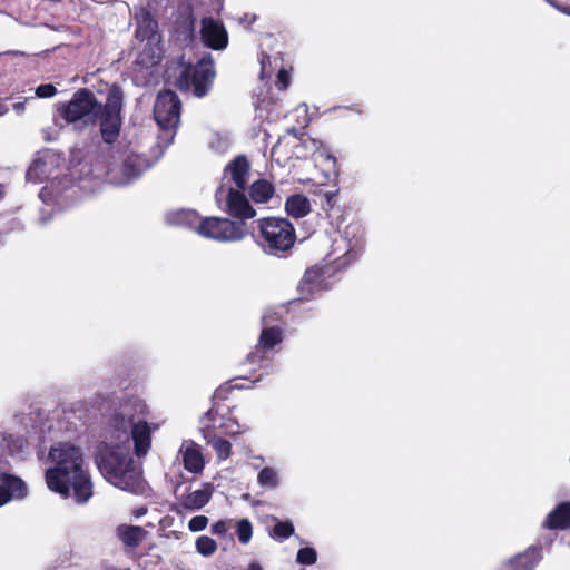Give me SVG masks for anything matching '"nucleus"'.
Returning <instances> with one entry per match:
<instances>
[{"instance_id":"34","label":"nucleus","mask_w":570,"mask_h":570,"mask_svg":"<svg viewBox=\"0 0 570 570\" xmlns=\"http://www.w3.org/2000/svg\"><path fill=\"white\" fill-rule=\"evenodd\" d=\"M208 524V518L206 515H195L188 522V529L191 532H199L206 529Z\"/></svg>"},{"instance_id":"13","label":"nucleus","mask_w":570,"mask_h":570,"mask_svg":"<svg viewBox=\"0 0 570 570\" xmlns=\"http://www.w3.org/2000/svg\"><path fill=\"white\" fill-rule=\"evenodd\" d=\"M214 78L215 70L213 61L210 59H202L198 61L190 76L194 95L198 98L206 96L212 88Z\"/></svg>"},{"instance_id":"41","label":"nucleus","mask_w":570,"mask_h":570,"mask_svg":"<svg viewBox=\"0 0 570 570\" xmlns=\"http://www.w3.org/2000/svg\"><path fill=\"white\" fill-rule=\"evenodd\" d=\"M247 570H263V568L258 562L253 561L248 564Z\"/></svg>"},{"instance_id":"39","label":"nucleus","mask_w":570,"mask_h":570,"mask_svg":"<svg viewBox=\"0 0 570 570\" xmlns=\"http://www.w3.org/2000/svg\"><path fill=\"white\" fill-rule=\"evenodd\" d=\"M275 85H276L278 90H284V89H286L288 87V85H289V75H288V72L285 69H281L277 72V79H276Z\"/></svg>"},{"instance_id":"6","label":"nucleus","mask_w":570,"mask_h":570,"mask_svg":"<svg viewBox=\"0 0 570 570\" xmlns=\"http://www.w3.org/2000/svg\"><path fill=\"white\" fill-rule=\"evenodd\" d=\"M333 268L328 265H313L308 267L297 285V299L308 302L315 298V295L328 291L334 281Z\"/></svg>"},{"instance_id":"8","label":"nucleus","mask_w":570,"mask_h":570,"mask_svg":"<svg viewBox=\"0 0 570 570\" xmlns=\"http://www.w3.org/2000/svg\"><path fill=\"white\" fill-rule=\"evenodd\" d=\"M181 101L171 89L158 92L154 105V118L163 130H175L179 124Z\"/></svg>"},{"instance_id":"4","label":"nucleus","mask_w":570,"mask_h":570,"mask_svg":"<svg viewBox=\"0 0 570 570\" xmlns=\"http://www.w3.org/2000/svg\"><path fill=\"white\" fill-rule=\"evenodd\" d=\"M122 107L124 91L118 83H114L107 91L106 102L100 104L90 122L98 126L101 139L107 145H114L120 136Z\"/></svg>"},{"instance_id":"36","label":"nucleus","mask_w":570,"mask_h":570,"mask_svg":"<svg viewBox=\"0 0 570 570\" xmlns=\"http://www.w3.org/2000/svg\"><path fill=\"white\" fill-rule=\"evenodd\" d=\"M57 92V89L51 83H42L37 87L36 95L40 98H50L55 96Z\"/></svg>"},{"instance_id":"28","label":"nucleus","mask_w":570,"mask_h":570,"mask_svg":"<svg viewBox=\"0 0 570 570\" xmlns=\"http://www.w3.org/2000/svg\"><path fill=\"white\" fill-rule=\"evenodd\" d=\"M295 528L291 521L277 520L269 535L278 541H284L294 534Z\"/></svg>"},{"instance_id":"7","label":"nucleus","mask_w":570,"mask_h":570,"mask_svg":"<svg viewBox=\"0 0 570 570\" xmlns=\"http://www.w3.org/2000/svg\"><path fill=\"white\" fill-rule=\"evenodd\" d=\"M100 104L90 89L81 88L62 107L61 116L69 124H76L83 119L85 124H90Z\"/></svg>"},{"instance_id":"15","label":"nucleus","mask_w":570,"mask_h":570,"mask_svg":"<svg viewBox=\"0 0 570 570\" xmlns=\"http://www.w3.org/2000/svg\"><path fill=\"white\" fill-rule=\"evenodd\" d=\"M136 31L135 37L140 42L146 41L148 45H155L160 41V35L158 33V21L147 9H140L136 13Z\"/></svg>"},{"instance_id":"22","label":"nucleus","mask_w":570,"mask_h":570,"mask_svg":"<svg viewBox=\"0 0 570 570\" xmlns=\"http://www.w3.org/2000/svg\"><path fill=\"white\" fill-rule=\"evenodd\" d=\"M148 532L140 525L120 524L117 535L125 547L135 549L146 539Z\"/></svg>"},{"instance_id":"30","label":"nucleus","mask_w":570,"mask_h":570,"mask_svg":"<svg viewBox=\"0 0 570 570\" xmlns=\"http://www.w3.org/2000/svg\"><path fill=\"white\" fill-rule=\"evenodd\" d=\"M195 547L196 551L204 557L213 556L217 551V542L208 535L198 537Z\"/></svg>"},{"instance_id":"33","label":"nucleus","mask_w":570,"mask_h":570,"mask_svg":"<svg viewBox=\"0 0 570 570\" xmlns=\"http://www.w3.org/2000/svg\"><path fill=\"white\" fill-rule=\"evenodd\" d=\"M317 560V553L314 548H301L296 556V561L301 564L312 566Z\"/></svg>"},{"instance_id":"11","label":"nucleus","mask_w":570,"mask_h":570,"mask_svg":"<svg viewBox=\"0 0 570 570\" xmlns=\"http://www.w3.org/2000/svg\"><path fill=\"white\" fill-rule=\"evenodd\" d=\"M148 167V160L137 154L127 155L120 166V176L114 174L115 169H108V176L114 180L115 184L126 185L138 178Z\"/></svg>"},{"instance_id":"29","label":"nucleus","mask_w":570,"mask_h":570,"mask_svg":"<svg viewBox=\"0 0 570 570\" xmlns=\"http://www.w3.org/2000/svg\"><path fill=\"white\" fill-rule=\"evenodd\" d=\"M257 482L263 488L275 489L278 485V476L273 468H263L257 475Z\"/></svg>"},{"instance_id":"26","label":"nucleus","mask_w":570,"mask_h":570,"mask_svg":"<svg viewBox=\"0 0 570 570\" xmlns=\"http://www.w3.org/2000/svg\"><path fill=\"white\" fill-rule=\"evenodd\" d=\"M47 178V164L42 159H35L26 173L27 181L39 184Z\"/></svg>"},{"instance_id":"21","label":"nucleus","mask_w":570,"mask_h":570,"mask_svg":"<svg viewBox=\"0 0 570 570\" xmlns=\"http://www.w3.org/2000/svg\"><path fill=\"white\" fill-rule=\"evenodd\" d=\"M543 527L551 530L570 529V502L559 503L547 515Z\"/></svg>"},{"instance_id":"24","label":"nucleus","mask_w":570,"mask_h":570,"mask_svg":"<svg viewBox=\"0 0 570 570\" xmlns=\"http://www.w3.org/2000/svg\"><path fill=\"white\" fill-rule=\"evenodd\" d=\"M183 464L191 473H200L204 470V456L197 444L191 443L183 451Z\"/></svg>"},{"instance_id":"37","label":"nucleus","mask_w":570,"mask_h":570,"mask_svg":"<svg viewBox=\"0 0 570 570\" xmlns=\"http://www.w3.org/2000/svg\"><path fill=\"white\" fill-rule=\"evenodd\" d=\"M259 62H261V78L263 80L269 79L272 76V72L269 70H267V66L271 63L269 55L262 52Z\"/></svg>"},{"instance_id":"38","label":"nucleus","mask_w":570,"mask_h":570,"mask_svg":"<svg viewBox=\"0 0 570 570\" xmlns=\"http://www.w3.org/2000/svg\"><path fill=\"white\" fill-rule=\"evenodd\" d=\"M228 529H229L228 521L219 520V521L215 522L214 524H212L210 532L215 535L223 537L227 533Z\"/></svg>"},{"instance_id":"9","label":"nucleus","mask_w":570,"mask_h":570,"mask_svg":"<svg viewBox=\"0 0 570 570\" xmlns=\"http://www.w3.org/2000/svg\"><path fill=\"white\" fill-rule=\"evenodd\" d=\"M243 191L244 190L234 187H229L226 191L225 186L220 185L215 193V199L218 204L225 196L226 204L224 212L236 218V222H245L246 219H250L256 215V210L249 204L248 198Z\"/></svg>"},{"instance_id":"19","label":"nucleus","mask_w":570,"mask_h":570,"mask_svg":"<svg viewBox=\"0 0 570 570\" xmlns=\"http://www.w3.org/2000/svg\"><path fill=\"white\" fill-rule=\"evenodd\" d=\"M214 490V485L206 482L203 484L202 489L181 495L179 503L184 509L189 511L200 510L210 501Z\"/></svg>"},{"instance_id":"25","label":"nucleus","mask_w":570,"mask_h":570,"mask_svg":"<svg viewBox=\"0 0 570 570\" xmlns=\"http://www.w3.org/2000/svg\"><path fill=\"white\" fill-rule=\"evenodd\" d=\"M285 210L294 218H302L311 212V203L305 195L295 194L286 199Z\"/></svg>"},{"instance_id":"1","label":"nucleus","mask_w":570,"mask_h":570,"mask_svg":"<svg viewBox=\"0 0 570 570\" xmlns=\"http://www.w3.org/2000/svg\"><path fill=\"white\" fill-rule=\"evenodd\" d=\"M49 458L55 466L46 471L48 488L65 498L73 492L77 503H86L92 497V482L88 471L83 469L81 450L69 443H60L52 446Z\"/></svg>"},{"instance_id":"12","label":"nucleus","mask_w":570,"mask_h":570,"mask_svg":"<svg viewBox=\"0 0 570 570\" xmlns=\"http://www.w3.org/2000/svg\"><path fill=\"white\" fill-rule=\"evenodd\" d=\"M200 39L206 47L213 50H223L228 45V33L224 24L213 17L202 19Z\"/></svg>"},{"instance_id":"31","label":"nucleus","mask_w":570,"mask_h":570,"mask_svg":"<svg viewBox=\"0 0 570 570\" xmlns=\"http://www.w3.org/2000/svg\"><path fill=\"white\" fill-rule=\"evenodd\" d=\"M236 534L240 543L247 544L253 537V525L248 519H240L236 523Z\"/></svg>"},{"instance_id":"5","label":"nucleus","mask_w":570,"mask_h":570,"mask_svg":"<svg viewBox=\"0 0 570 570\" xmlns=\"http://www.w3.org/2000/svg\"><path fill=\"white\" fill-rule=\"evenodd\" d=\"M198 234L218 242H239L247 235V225L225 217H204Z\"/></svg>"},{"instance_id":"44","label":"nucleus","mask_w":570,"mask_h":570,"mask_svg":"<svg viewBox=\"0 0 570 570\" xmlns=\"http://www.w3.org/2000/svg\"><path fill=\"white\" fill-rule=\"evenodd\" d=\"M146 512V509L145 510H139V512L137 513V515H141Z\"/></svg>"},{"instance_id":"16","label":"nucleus","mask_w":570,"mask_h":570,"mask_svg":"<svg viewBox=\"0 0 570 570\" xmlns=\"http://www.w3.org/2000/svg\"><path fill=\"white\" fill-rule=\"evenodd\" d=\"M173 32L176 39L185 45L194 42L196 37V16L191 8L178 12L174 20Z\"/></svg>"},{"instance_id":"3","label":"nucleus","mask_w":570,"mask_h":570,"mask_svg":"<svg viewBox=\"0 0 570 570\" xmlns=\"http://www.w3.org/2000/svg\"><path fill=\"white\" fill-rule=\"evenodd\" d=\"M256 224V242L266 254L281 257L294 246L296 233L288 219L271 216L257 219Z\"/></svg>"},{"instance_id":"20","label":"nucleus","mask_w":570,"mask_h":570,"mask_svg":"<svg viewBox=\"0 0 570 570\" xmlns=\"http://www.w3.org/2000/svg\"><path fill=\"white\" fill-rule=\"evenodd\" d=\"M134 451L138 458L145 456L151 445V429L146 421H138L131 425Z\"/></svg>"},{"instance_id":"10","label":"nucleus","mask_w":570,"mask_h":570,"mask_svg":"<svg viewBox=\"0 0 570 570\" xmlns=\"http://www.w3.org/2000/svg\"><path fill=\"white\" fill-rule=\"evenodd\" d=\"M283 333L277 326L262 330L258 343L246 356V363L257 365L259 368L269 366L271 357L268 352L282 342Z\"/></svg>"},{"instance_id":"27","label":"nucleus","mask_w":570,"mask_h":570,"mask_svg":"<svg viewBox=\"0 0 570 570\" xmlns=\"http://www.w3.org/2000/svg\"><path fill=\"white\" fill-rule=\"evenodd\" d=\"M204 217H200L196 210L183 209L176 214V220L178 224L188 228L195 229L198 233V226Z\"/></svg>"},{"instance_id":"18","label":"nucleus","mask_w":570,"mask_h":570,"mask_svg":"<svg viewBox=\"0 0 570 570\" xmlns=\"http://www.w3.org/2000/svg\"><path fill=\"white\" fill-rule=\"evenodd\" d=\"M250 164L245 155H238L232 159L224 168V175H229L235 188L245 190L247 177L249 175Z\"/></svg>"},{"instance_id":"2","label":"nucleus","mask_w":570,"mask_h":570,"mask_svg":"<svg viewBox=\"0 0 570 570\" xmlns=\"http://www.w3.org/2000/svg\"><path fill=\"white\" fill-rule=\"evenodd\" d=\"M104 478L112 485L132 494H144L147 482L126 448L101 443L96 455Z\"/></svg>"},{"instance_id":"14","label":"nucleus","mask_w":570,"mask_h":570,"mask_svg":"<svg viewBox=\"0 0 570 570\" xmlns=\"http://www.w3.org/2000/svg\"><path fill=\"white\" fill-rule=\"evenodd\" d=\"M0 507L9 503L13 499H24L28 494L26 482L13 474L0 473Z\"/></svg>"},{"instance_id":"17","label":"nucleus","mask_w":570,"mask_h":570,"mask_svg":"<svg viewBox=\"0 0 570 570\" xmlns=\"http://www.w3.org/2000/svg\"><path fill=\"white\" fill-rule=\"evenodd\" d=\"M541 559V547L530 546L523 552L504 561L499 570H533Z\"/></svg>"},{"instance_id":"43","label":"nucleus","mask_w":570,"mask_h":570,"mask_svg":"<svg viewBox=\"0 0 570 570\" xmlns=\"http://www.w3.org/2000/svg\"><path fill=\"white\" fill-rule=\"evenodd\" d=\"M225 391H226L225 389L220 387V389H218V390H217L216 394H217L218 396H220V394H222L223 392H225Z\"/></svg>"},{"instance_id":"40","label":"nucleus","mask_w":570,"mask_h":570,"mask_svg":"<svg viewBox=\"0 0 570 570\" xmlns=\"http://www.w3.org/2000/svg\"><path fill=\"white\" fill-rule=\"evenodd\" d=\"M559 11L570 16V0H548Z\"/></svg>"},{"instance_id":"23","label":"nucleus","mask_w":570,"mask_h":570,"mask_svg":"<svg viewBox=\"0 0 570 570\" xmlns=\"http://www.w3.org/2000/svg\"><path fill=\"white\" fill-rule=\"evenodd\" d=\"M275 194L274 184L267 179L259 178L252 183L248 188L250 199L256 204H265L272 199Z\"/></svg>"},{"instance_id":"32","label":"nucleus","mask_w":570,"mask_h":570,"mask_svg":"<svg viewBox=\"0 0 570 570\" xmlns=\"http://www.w3.org/2000/svg\"><path fill=\"white\" fill-rule=\"evenodd\" d=\"M210 444L219 460H226L232 455V443L229 441L223 438H216Z\"/></svg>"},{"instance_id":"35","label":"nucleus","mask_w":570,"mask_h":570,"mask_svg":"<svg viewBox=\"0 0 570 570\" xmlns=\"http://www.w3.org/2000/svg\"><path fill=\"white\" fill-rule=\"evenodd\" d=\"M109 425L118 431L126 432L128 422L121 413H115L109 419Z\"/></svg>"},{"instance_id":"42","label":"nucleus","mask_w":570,"mask_h":570,"mask_svg":"<svg viewBox=\"0 0 570 570\" xmlns=\"http://www.w3.org/2000/svg\"><path fill=\"white\" fill-rule=\"evenodd\" d=\"M7 111V106L0 102V117L3 116Z\"/></svg>"}]
</instances>
